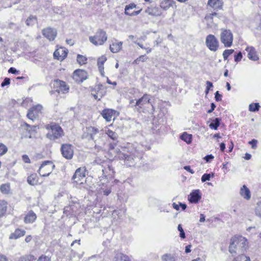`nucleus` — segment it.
Instances as JSON below:
<instances>
[{
  "label": "nucleus",
  "instance_id": "a211bd4d",
  "mask_svg": "<svg viewBox=\"0 0 261 261\" xmlns=\"http://www.w3.org/2000/svg\"><path fill=\"white\" fill-rule=\"evenodd\" d=\"M67 50H65L63 48H61L55 50L54 56L58 60H63L67 56Z\"/></svg>",
  "mask_w": 261,
  "mask_h": 261
},
{
  "label": "nucleus",
  "instance_id": "ddd939ff",
  "mask_svg": "<svg viewBox=\"0 0 261 261\" xmlns=\"http://www.w3.org/2000/svg\"><path fill=\"white\" fill-rule=\"evenodd\" d=\"M116 111L112 109H105L102 111L101 115L103 118L106 120L107 121H111L112 119L114 118Z\"/></svg>",
  "mask_w": 261,
  "mask_h": 261
},
{
  "label": "nucleus",
  "instance_id": "9b49d317",
  "mask_svg": "<svg viewBox=\"0 0 261 261\" xmlns=\"http://www.w3.org/2000/svg\"><path fill=\"white\" fill-rule=\"evenodd\" d=\"M42 34L47 39L50 41L54 40L57 36V31L51 28H47L42 30Z\"/></svg>",
  "mask_w": 261,
  "mask_h": 261
},
{
  "label": "nucleus",
  "instance_id": "3c124183",
  "mask_svg": "<svg viewBox=\"0 0 261 261\" xmlns=\"http://www.w3.org/2000/svg\"><path fill=\"white\" fill-rule=\"evenodd\" d=\"M10 84V79L8 77H6L3 82L1 84V86L2 87H5V86L8 85Z\"/></svg>",
  "mask_w": 261,
  "mask_h": 261
},
{
  "label": "nucleus",
  "instance_id": "c03bdc74",
  "mask_svg": "<svg viewBox=\"0 0 261 261\" xmlns=\"http://www.w3.org/2000/svg\"><path fill=\"white\" fill-rule=\"evenodd\" d=\"M177 229L179 231V237L181 239H185L186 238L185 233L181 224H178Z\"/></svg>",
  "mask_w": 261,
  "mask_h": 261
},
{
  "label": "nucleus",
  "instance_id": "39448f33",
  "mask_svg": "<svg viewBox=\"0 0 261 261\" xmlns=\"http://www.w3.org/2000/svg\"><path fill=\"white\" fill-rule=\"evenodd\" d=\"M107 40V36L105 31L98 30L95 35L89 37V41L95 45H101Z\"/></svg>",
  "mask_w": 261,
  "mask_h": 261
},
{
  "label": "nucleus",
  "instance_id": "20e7f679",
  "mask_svg": "<svg viewBox=\"0 0 261 261\" xmlns=\"http://www.w3.org/2000/svg\"><path fill=\"white\" fill-rule=\"evenodd\" d=\"M220 41L225 47L231 46L233 42V34L229 29L222 28L220 35Z\"/></svg>",
  "mask_w": 261,
  "mask_h": 261
},
{
  "label": "nucleus",
  "instance_id": "4be33fe9",
  "mask_svg": "<svg viewBox=\"0 0 261 261\" xmlns=\"http://www.w3.org/2000/svg\"><path fill=\"white\" fill-rule=\"evenodd\" d=\"M146 13L150 15L153 16H159L162 14V12L158 7H154L153 8H148L146 11Z\"/></svg>",
  "mask_w": 261,
  "mask_h": 261
},
{
  "label": "nucleus",
  "instance_id": "603ef678",
  "mask_svg": "<svg viewBox=\"0 0 261 261\" xmlns=\"http://www.w3.org/2000/svg\"><path fill=\"white\" fill-rule=\"evenodd\" d=\"M214 156L212 154H208L204 158V160L206 161V162L210 163L214 159Z\"/></svg>",
  "mask_w": 261,
  "mask_h": 261
},
{
  "label": "nucleus",
  "instance_id": "13d9d810",
  "mask_svg": "<svg viewBox=\"0 0 261 261\" xmlns=\"http://www.w3.org/2000/svg\"><path fill=\"white\" fill-rule=\"evenodd\" d=\"M117 142H118V141H114L113 143H110L109 150H114L115 149L116 146L117 145Z\"/></svg>",
  "mask_w": 261,
  "mask_h": 261
},
{
  "label": "nucleus",
  "instance_id": "c9c22d12",
  "mask_svg": "<svg viewBox=\"0 0 261 261\" xmlns=\"http://www.w3.org/2000/svg\"><path fill=\"white\" fill-rule=\"evenodd\" d=\"M239 255L234 258L232 261H250V258L243 254H238Z\"/></svg>",
  "mask_w": 261,
  "mask_h": 261
},
{
  "label": "nucleus",
  "instance_id": "f704fd0d",
  "mask_svg": "<svg viewBox=\"0 0 261 261\" xmlns=\"http://www.w3.org/2000/svg\"><path fill=\"white\" fill-rule=\"evenodd\" d=\"M1 192L5 194H8L10 190L9 184H3L0 187Z\"/></svg>",
  "mask_w": 261,
  "mask_h": 261
},
{
  "label": "nucleus",
  "instance_id": "79ce46f5",
  "mask_svg": "<svg viewBox=\"0 0 261 261\" xmlns=\"http://www.w3.org/2000/svg\"><path fill=\"white\" fill-rule=\"evenodd\" d=\"M136 5L134 4H130L128 5H126L125 8V14L127 15L128 14H130V12L129 11L130 10H132L133 9L136 8Z\"/></svg>",
  "mask_w": 261,
  "mask_h": 261
},
{
  "label": "nucleus",
  "instance_id": "bb28decb",
  "mask_svg": "<svg viewBox=\"0 0 261 261\" xmlns=\"http://www.w3.org/2000/svg\"><path fill=\"white\" fill-rule=\"evenodd\" d=\"M25 233V231L20 229H17L15 230L14 233L11 234L10 239H17L22 236H23Z\"/></svg>",
  "mask_w": 261,
  "mask_h": 261
},
{
  "label": "nucleus",
  "instance_id": "6e6d98bb",
  "mask_svg": "<svg viewBox=\"0 0 261 261\" xmlns=\"http://www.w3.org/2000/svg\"><path fill=\"white\" fill-rule=\"evenodd\" d=\"M257 141L255 139H252L249 143L251 145L252 148L254 149L256 147Z\"/></svg>",
  "mask_w": 261,
  "mask_h": 261
},
{
  "label": "nucleus",
  "instance_id": "4d7b16f0",
  "mask_svg": "<svg viewBox=\"0 0 261 261\" xmlns=\"http://www.w3.org/2000/svg\"><path fill=\"white\" fill-rule=\"evenodd\" d=\"M8 72L11 73L12 74H18L19 72V71L17 70L14 67H10L9 69L8 70Z\"/></svg>",
  "mask_w": 261,
  "mask_h": 261
},
{
  "label": "nucleus",
  "instance_id": "f8f14e48",
  "mask_svg": "<svg viewBox=\"0 0 261 261\" xmlns=\"http://www.w3.org/2000/svg\"><path fill=\"white\" fill-rule=\"evenodd\" d=\"M55 85L59 88L57 90L58 92H62L63 93H66L68 92L69 87L66 84L65 82L60 80H56L55 81Z\"/></svg>",
  "mask_w": 261,
  "mask_h": 261
},
{
  "label": "nucleus",
  "instance_id": "4468645a",
  "mask_svg": "<svg viewBox=\"0 0 261 261\" xmlns=\"http://www.w3.org/2000/svg\"><path fill=\"white\" fill-rule=\"evenodd\" d=\"M201 198L199 190L193 191L188 197V200L191 203H196Z\"/></svg>",
  "mask_w": 261,
  "mask_h": 261
},
{
  "label": "nucleus",
  "instance_id": "7c9ffc66",
  "mask_svg": "<svg viewBox=\"0 0 261 261\" xmlns=\"http://www.w3.org/2000/svg\"><path fill=\"white\" fill-rule=\"evenodd\" d=\"M221 119L220 118H216L210 124L209 126L210 128L217 130L218 127L219 126L220 124Z\"/></svg>",
  "mask_w": 261,
  "mask_h": 261
},
{
  "label": "nucleus",
  "instance_id": "2eb2a0df",
  "mask_svg": "<svg viewBox=\"0 0 261 261\" xmlns=\"http://www.w3.org/2000/svg\"><path fill=\"white\" fill-rule=\"evenodd\" d=\"M119 158L120 159L123 160L125 164L128 166L130 167L134 164V159L130 155L121 153L119 154Z\"/></svg>",
  "mask_w": 261,
  "mask_h": 261
},
{
  "label": "nucleus",
  "instance_id": "a878e982",
  "mask_svg": "<svg viewBox=\"0 0 261 261\" xmlns=\"http://www.w3.org/2000/svg\"><path fill=\"white\" fill-rule=\"evenodd\" d=\"M122 42H118L115 40V42L113 43L112 45H110V49L111 51L113 53H118L122 48Z\"/></svg>",
  "mask_w": 261,
  "mask_h": 261
},
{
  "label": "nucleus",
  "instance_id": "49530a36",
  "mask_svg": "<svg viewBox=\"0 0 261 261\" xmlns=\"http://www.w3.org/2000/svg\"><path fill=\"white\" fill-rule=\"evenodd\" d=\"M206 88L205 91V93L206 94H207L210 90L211 88L213 87V83L210 81H206Z\"/></svg>",
  "mask_w": 261,
  "mask_h": 261
},
{
  "label": "nucleus",
  "instance_id": "cd10ccee",
  "mask_svg": "<svg viewBox=\"0 0 261 261\" xmlns=\"http://www.w3.org/2000/svg\"><path fill=\"white\" fill-rule=\"evenodd\" d=\"M28 184L32 186L37 185L38 182L37 175L36 174H32L29 176L27 178Z\"/></svg>",
  "mask_w": 261,
  "mask_h": 261
},
{
  "label": "nucleus",
  "instance_id": "052dcab7",
  "mask_svg": "<svg viewBox=\"0 0 261 261\" xmlns=\"http://www.w3.org/2000/svg\"><path fill=\"white\" fill-rule=\"evenodd\" d=\"M184 169L186 170V171L190 172L191 174H194V171L191 169V167L190 166H185L184 167Z\"/></svg>",
  "mask_w": 261,
  "mask_h": 261
},
{
  "label": "nucleus",
  "instance_id": "f03ea898",
  "mask_svg": "<svg viewBox=\"0 0 261 261\" xmlns=\"http://www.w3.org/2000/svg\"><path fill=\"white\" fill-rule=\"evenodd\" d=\"M103 135L102 130H99L98 128L93 126H89L86 127L84 130L82 135V139H86L88 141H93L96 146L97 144H101L100 138Z\"/></svg>",
  "mask_w": 261,
  "mask_h": 261
},
{
  "label": "nucleus",
  "instance_id": "aec40b11",
  "mask_svg": "<svg viewBox=\"0 0 261 261\" xmlns=\"http://www.w3.org/2000/svg\"><path fill=\"white\" fill-rule=\"evenodd\" d=\"M37 218L36 215L33 211H30L25 216L24 221L25 223H32Z\"/></svg>",
  "mask_w": 261,
  "mask_h": 261
},
{
  "label": "nucleus",
  "instance_id": "f257e3e1",
  "mask_svg": "<svg viewBox=\"0 0 261 261\" xmlns=\"http://www.w3.org/2000/svg\"><path fill=\"white\" fill-rule=\"evenodd\" d=\"M247 240L241 236H234L231 239L229 246V252L233 256L244 253L247 248Z\"/></svg>",
  "mask_w": 261,
  "mask_h": 261
},
{
  "label": "nucleus",
  "instance_id": "8fccbe9b",
  "mask_svg": "<svg viewBox=\"0 0 261 261\" xmlns=\"http://www.w3.org/2000/svg\"><path fill=\"white\" fill-rule=\"evenodd\" d=\"M255 214L257 216L261 217V204H257L255 208Z\"/></svg>",
  "mask_w": 261,
  "mask_h": 261
},
{
  "label": "nucleus",
  "instance_id": "7ed1b4c3",
  "mask_svg": "<svg viewBox=\"0 0 261 261\" xmlns=\"http://www.w3.org/2000/svg\"><path fill=\"white\" fill-rule=\"evenodd\" d=\"M46 128L48 130L46 137L51 141H55L64 135V131L62 127L55 123H51L46 125Z\"/></svg>",
  "mask_w": 261,
  "mask_h": 261
},
{
  "label": "nucleus",
  "instance_id": "0eeeda50",
  "mask_svg": "<svg viewBox=\"0 0 261 261\" xmlns=\"http://www.w3.org/2000/svg\"><path fill=\"white\" fill-rule=\"evenodd\" d=\"M205 44L211 51H216L219 47V41L217 38L212 34L207 35L205 39Z\"/></svg>",
  "mask_w": 261,
  "mask_h": 261
},
{
  "label": "nucleus",
  "instance_id": "0e129e2a",
  "mask_svg": "<svg viewBox=\"0 0 261 261\" xmlns=\"http://www.w3.org/2000/svg\"><path fill=\"white\" fill-rule=\"evenodd\" d=\"M214 14H212L211 13L208 14L206 15L205 18L206 20H212L213 18Z\"/></svg>",
  "mask_w": 261,
  "mask_h": 261
},
{
  "label": "nucleus",
  "instance_id": "bf43d9fd",
  "mask_svg": "<svg viewBox=\"0 0 261 261\" xmlns=\"http://www.w3.org/2000/svg\"><path fill=\"white\" fill-rule=\"evenodd\" d=\"M22 159L23 161L25 163H30V160L28 156V155L26 154H24L22 156Z\"/></svg>",
  "mask_w": 261,
  "mask_h": 261
},
{
  "label": "nucleus",
  "instance_id": "412c9836",
  "mask_svg": "<svg viewBox=\"0 0 261 261\" xmlns=\"http://www.w3.org/2000/svg\"><path fill=\"white\" fill-rule=\"evenodd\" d=\"M113 261H131V259L128 256L121 252H117L115 254Z\"/></svg>",
  "mask_w": 261,
  "mask_h": 261
},
{
  "label": "nucleus",
  "instance_id": "e433bc0d",
  "mask_svg": "<svg viewBox=\"0 0 261 261\" xmlns=\"http://www.w3.org/2000/svg\"><path fill=\"white\" fill-rule=\"evenodd\" d=\"M260 106L258 103H252L249 106V110L250 112H257L259 110Z\"/></svg>",
  "mask_w": 261,
  "mask_h": 261
},
{
  "label": "nucleus",
  "instance_id": "69168bd1",
  "mask_svg": "<svg viewBox=\"0 0 261 261\" xmlns=\"http://www.w3.org/2000/svg\"><path fill=\"white\" fill-rule=\"evenodd\" d=\"M192 246L191 245H188L187 246H186L185 247V252L186 253H188L189 252H191V248Z\"/></svg>",
  "mask_w": 261,
  "mask_h": 261
},
{
  "label": "nucleus",
  "instance_id": "774afa93",
  "mask_svg": "<svg viewBox=\"0 0 261 261\" xmlns=\"http://www.w3.org/2000/svg\"><path fill=\"white\" fill-rule=\"evenodd\" d=\"M0 261H8L6 256L4 255H0Z\"/></svg>",
  "mask_w": 261,
  "mask_h": 261
},
{
  "label": "nucleus",
  "instance_id": "c85d7f7f",
  "mask_svg": "<svg viewBox=\"0 0 261 261\" xmlns=\"http://www.w3.org/2000/svg\"><path fill=\"white\" fill-rule=\"evenodd\" d=\"M7 203L5 200H0V217H2L6 212Z\"/></svg>",
  "mask_w": 261,
  "mask_h": 261
},
{
  "label": "nucleus",
  "instance_id": "864d4df0",
  "mask_svg": "<svg viewBox=\"0 0 261 261\" xmlns=\"http://www.w3.org/2000/svg\"><path fill=\"white\" fill-rule=\"evenodd\" d=\"M222 95L220 94L218 91H216L215 93V100L217 101H219L222 100Z\"/></svg>",
  "mask_w": 261,
  "mask_h": 261
},
{
  "label": "nucleus",
  "instance_id": "423d86ee",
  "mask_svg": "<svg viewBox=\"0 0 261 261\" xmlns=\"http://www.w3.org/2000/svg\"><path fill=\"white\" fill-rule=\"evenodd\" d=\"M55 165L51 161H45L41 165L38 172L41 176H48L51 173Z\"/></svg>",
  "mask_w": 261,
  "mask_h": 261
},
{
  "label": "nucleus",
  "instance_id": "6e6552de",
  "mask_svg": "<svg viewBox=\"0 0 261 261\" xmlns=\"http://www.w3.org/2000/svg\"><path fill=\"white\" fill-rule=\"evenodd\" d=\"M60 151L62 156L67 160H70L73 156V146L69 143L61 145Z\"/></svg>",
  "mask_w": 261,
  "mask_h": 261
},
{
  "label": "nucleus",
  "instance_id": "5fc2aeb1",
  "mask_svg": "<svg viewBox=\"0 0 261 261\" xmlns=\"http://www.w3.org/2000/svg\"><path fill=\"white\" fill-rule=\"evenodd\" d=\"M84 73H85V72L84 71L82 70H80V69H78V70H76L75 71H74V73H73V75L74 76H81L82 75V74H83Z\"/></svg>",
  "mask_w": 261,
  "mask_h": 261
},
{
  "label": "nucleus",
  "instance_id": "2f4dec72",
  "mask_svg": "<svg viewBox=\"0 0 261 261\" xmlns=\"http://www.w3.org/2000/svg\"><path fill=\"white\" fill-rule=\"evenodd\" d=\"M106 134L108 135V136L112 139L114 141H117L118 136L116 133L113 132L109 129L106 130Z\"/></svg>",
  "mask_w": 261,
  "mask_h": 261
},
{
  "label": "nucleus",
  "instance_id": "1a4fd4ad",
  "mask_svg": "<svg viewBox=\"0 0 261 261\" xmlns=\"http://www.w3.org/2000/svg\"><path fill=\"white\" fill-rule=\"evenodd\" d=\"M86 169L85 167H80L77 169L74 175L72 177V179L74 182L79 184L83 183V180L86 176Z\"/></svg>",
  "mask_w": 261,
  "mask_h": 261
},
{
  "label": "nucleus",
  "instance_id": "4c0bfd02",
  "mask_svg": "<svg viewBox=\"0 0 261 261\" xmlns=\"http://www.w3.org/2000/svg\"><path fill=\"white\" fill-rule=\"evenodd\" d=\"M37 18L36 16L31 15L26 20V23L28 25H33L36 22Z\"/></svg>",
  "mask_w": 261,
  "mask_h": 261
},
{
  "label": "nucleus",
  "instance_id": "58836bf2",
  "mask_svg": "<svg viewBox=\"0 0 261 261\" xmlns=\"http://www.w3.org/2000/svg\"><path fill=\"white\" fill-rule=\"evenodd\" d=\"M87 58L82 55H78L77 56V61L81 65L86 64V62H87Z\"/></svg>",
  "mask_w": 261,
  "mask_h": 261
},
{
  "label": "nucleus",
  "instance_id": "5701e85b",
  "mask_svg": "<svg viewBox=\"0 0 261 261\" xmlns=\"http://www.w3.org/2000/svg\"><path fill=\"white\" fill-rule=\"evenodd\" d=\"M175 4L173 0H162L160 3V7L164 10H167L170 7H173Z\"/></svg>",
  "mask_w": 261,
  "mask_h": 261
},
{
  "label": "nucleus",
  "instance_id": "72a5a7b5",
  "mask_svg": "<svg viewBox=\"0 0 261 261\" xmlns=\"http://www.w3.org/2000/svg\"><path fill=\"white\" fill-rule=\"evenodd\" d=\"M107 57L105 56H102L100 58H98L97 60V65L98 66V68H100L101 70H103L104 69L103 64L105 62L107 61Z\"/></svg>",
  "mask_w": 261,
  "mask_h": 261
},
{
  "label": "nucleus",
  "instance_id": "680f3d73",
  "mask_svg": "<svg viewBox=\"0 0 261 261\" xmlns=\"http://www.w3.org/2000/svg\"><path fill=\"white\" fill-rule=\"evenodd\" d=\"M216 108V105L214 103V102H212L211 103V109L208 110L207 111V113H212L214 110V109H215Z\"/></svg>",
  "mask_w": 261,
  "mask_h": 261
},
{
  "label": "nucleus",
  "instance_id": "dca6fc26",
  "mask_svg": "<svg viewBox=\"0 0 261 261\" xmlns=\"http://www.w3.org/2000/svg\"><path fill=\"white\" fill-rule=\"evenodd\" d=\"M102 86V85L99 84L95 86L94 88L92 89L91 95L94 97L95 99L99 100L102 98V94L99 92V91Z\"/></svg>",
  "mask_w": 261,
  "mask_h": 261
},
{
  "label": "nucleus",
  "instance_id": "a18cd8bd",
  "mask_svg": "<svg viewBox=\"0 0 261 261\" xmlns=\"http://www.w3.org/2000/svg\"><path fill=\"white\" fill-rule=\"evenodd\" d=\"M147 59V58L146 57L145 55L140 56L134 61V63L137 64H139L140 61L145 62Z\"/></svg>",
  "mask_w": 261,
  "mask_h": 261
},
{
  "label": "nucleus",
  "instance_id": "a19ab883",
  "mask_svg": "<svg viewBox=\"0 0 261 261\" xmlns=\"http://www.w3.org/2000/svg\"><path fill=\"white\" fill-rule=\"evenodd\" d=\"M8 151L7 147L4 144L0 143V155L5 154Z\"/></svg>",
  "mask_w": 261,
  "mask_h": 261
},
{
  "label": "nucleus",
  "instance_id": "09e8293b",
  "mask_svg": "<svg viewBox=\"0 0 261 261\" xmlns=\"http://www.w3.org/2000/svg\"><path fill=\"white\" fill-rule=\"evenodd\" d=\"M243 55L241 51L234 56V61L237 63L240 62L242 59Z\"/></svg>",
  "mask_w": 261,
  "mask_h": 261
},
{
  "label": "nucleus",
  "instance_id": "b1692460",
  "mask_svg": "<svg viewBox=\"0 0 261 261\" xmlns=\"http://www.w3.org/2000/svg\"><path fill=\"white\" fill-rule=\"evenodd\" d=\"M146 103H150V98L149 95L145 93L141 98L137 100L136 106H143Z\"/></svg>",
  "mask_w": 261,
  "mask_h": 261
},
{
  "label": "nucleus",
  "instance_id": "de8ad7c7",
  "mask_svg": "<svg viewBox=\"0 0 261 261\" xmlns=\"http://www.w3.org/2000/svg\"><path fill=\"white\" fill-rule=\"evenodd\" d=\"M37 261H51V258L48 256L42 255Z\"/></svg>",
  "mask_w": 261,
  "mask_h": 261
},
{
  "label": "nucleus",
  "instance_id": "338daca9",
  "mask_svg": "<svg viewBox=\"0 0 261 261\" xmlns=\"http://www.w3.org/2000/svg\"><path fill=\"white\" fill-rule=\"evenodd\" d=\"M27 259L29 261H33L36 260V257L33 255H30L28 256Z\"/></svg>",
  "mask_w": 261,
  "mask_h": 261
},
{
  "label": "nucleus",
  "instance_id": "393cba45",
  "mask_svg": "<svg viewBox=\"0 0 261 261\" xmlns=\"http://www.w3.org/2000/svg\"><path fill=\"white\" fill-rule=\"evenodd\" d=\"M240 193L244 198L247 200H249L251 198L250 190L245 185L241 188Z\"/></svg>",
  "mask_w": 261,
  "mask_h": 261
},
{
  "label": "nucleus",
  "instance_id": "f3484780",
  "mask_svg": "<svg viewBox=\"0 0 261 261\" xmlns=\"http://www.w3.org/2000/svg\"><path fill=\"white\" fill-rule=\"evenodd\" d=\"M207 5L215 10L222 9L223 2L220 0H208Z\"/></svg>",
  "mask_w": 261,
  "mask_h": 261
},
{
  "label": "nucleus",
  "instance_id": "c756f323",
  "mask_svg": "<svg viewBox=\"0 0 261 261\" xmlns=\"http://www.w3.org/2000/svg\"><path fill=\"white\" fill-rule=\"evenodd\" d=\"M162 261H176L175 256L170 253H166L161 256Z\"/></svg>",
  "mask_w": 261,
  "mask_h": 261
},
{
  "label": "nucleus",
  "instance_id": "ea45409f",
  "mask_svg": "<svg viewBox=\"0 0 261 261\" xmlns=\"http://www.w3.org/2000/svg\"><path fill=\"white\" fill-rule=\"evenodd\" d=\"M234 52L232 49H225L223 53V57L224 60H226L228 57Z\"/></svg>",
  "mask_w": 261,
  "mask_h": 261
},
{
  "label": "nucleus",
  "instance_id": "e2e57ef3",
  "mask_svg": "<svg viewBox=\"0 0 261 261\" xmlns=\"http://www.w3.org/2000/svg\"><path fill=\"white\" fill-rule=\"evenodd\" d=\"M141 11V10L136 11H134L132 12H130V14H128L127 15H130V16L137 15L138 14H139L140 13Z\"/></svg>",
  "mask_w": 261,
  "mask_h": 261
},
{
  "label": "nucleus",
  "instance_id": "37998d69",
  "mask_svg": "<svg viewBox=\"0 0 261 261\" xmlns=\"http://www.w3.org/2000/svg\"><path fill=\"white\" fill-rule=\"evenodd\" d=\"M214 176V174H212L211 175L210 174L205 173L201 177V181L202 182H205L206 181H208L210 180L211 177H213Z\"/></svg>",
  "mask_w": 261,
  "mask_h": 261
},
{
  "label": "nucleus",
  "instance_id": "6ab92c4d",
  "mask_svg": "<svg viewBox=\"0 0 261 261\" xmlns=\"http://www.w3.org/2000/svg\"><path fill=\"white\" fill-rule=\"evenodd\" d=\"M246 50L248 52L247 57L249 59L254 61H257L258 59L254 47L248 46L246 47Z\"/></svg>",
  "mask_w": 261,
  "mask_h": 261
},
{
  "label": "nucleus",
  "instance_id": "9d476101",
  "mask_svg": "<svg viewBox=\"0 0 261 261\" xmlns=\"http://www.w3.org/2000/svg\"><path fill=\"white\" fill-rule=\"evenodd\" d=\"M42 109V106L41 105H37L31 108L28 111L27 114L28 118L29 119L34 121V120L41 113Z\"/></svg>",
  "mask_w": 261,
  "mask_h": 261
},
{
  "label": "nucleus",
  "instance_id": "473e14b6",
  "mask_svg": "<svg viewBox=\"0 0 261 261\" xmlns=\"http://www.w3.org/2000/svg\"><path fill=\"white\" fill-rule=\"evenodd\" d=\"M180 139L185 141L187 143L190 144L192 141V135L188 134L185 132L180 136Z\"/></svg>",
  "mask_w": 261,
  "mask_h": 261
}]
</instances>
